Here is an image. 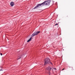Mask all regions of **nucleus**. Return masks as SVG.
<instances>
[{
  "mask_svg": "<svg viewBox=\"0 0 75 75\" xmlns=\"http://www.w3.org/2000/svg\"><path fill=\"white\" fill-rule=\"evenodd\" d=\"M51 3V1L50 0H49L47 1H45L43 3H41V4H39L38 5L35 7L34 8L35 9V8H40V7H42V6H43L44 5H49L50 4V3Z\"/></svg>",
  "mask_w": 75,
  "mask_h": 75,
  "instance_id": "obj_1",
  "label": "nucleus"
},
{
  "mask_svg": "<svg viewBox=\"0 0 75 75\" xmlns=\"http://www.w3.org/2000/svg\"><path fill=\"white\" fill-rule=\"evenodd\" d=\"M48 64H52L51 62H50V60L49 58L47 57L45 60V65Z\"/></svg>",
  "mask_w": 75,
  "mask_h": 75,
  "instance_id": "obj_2",
  "label": "nucleus"
},
{
  "mask_svg": "<svg viewBox=\"0 0 75 75\" xmlns=\"http://www.w3.org/2000/svg\"><path fill=\"white\" fill-rule=\"evenodd\" d=\"M40 33V31H38V32H35L34 33H33L32 35V37H34V36L35 35H37L39 33Z\"/></svg>",
  "mask_w": 75,
  "mask_h": 75,
  "instance_id": "obj_3",
  "label": "nucleus"
},
{
  "mask_svg": "<svg viewBox=\"0 0 75 75\" xmlns=\"http://www.w3.org/2000/svg\"><path fill=\"white\" fill-rule=\"evenodd\" d=\"M10 5L11 6V7H13L14 5V3L13 2H11L10 3Z\"/></svg>",
  "mask_w": 75,
  "mask_h": 75,
  "instance_id": "obj_4",
  "label": "nucleus"
},
{
  "mask_svg": "<svg viewBox=\"0 0 75 75\" xmlns=\"http://www.w3.org/2000/svg\"><path fill=\"white\" fill-rule=\"evenodd\" d=\"M51 69H52V71H53V69H52L51 67H50L49 66L47 67V70L48 71H50Z\"/></svg>",
  "mask_w": 75,
  "mask_h": 75,
  "instance_id": "obj_5",
  "label": "nucleus"
},
{
  "mask_svg": "<svg viewBox=\"0 0 75 75\" xmlns=\"http://www.w3.org/2000/svg\"><path fill=\"white\" fill-rule=\"evenodd\" d=\"M32 38H30L27 41V42H30V41H31V39H32Z\"/></svg>",
  "mask_w": 75,
  "mask_h": 75,
  "instance_id": "obj_6",
  "label": "nucleus"
},
{
  "mask_svg": "<svg viewBox=\"0 0 75 75\" xmlns=\"http://www.w3.org/2000/svg\"><path fill=\"white\" fill-rule=\"evenodd\" d=\"M58 25V23H56L55 25V26H56V25Z\"/></svg>",
  "mask_w": 75,
  "mask_h": 75,
  "instance_id": "obj_7",
  "label": "nucleus"
},
{
  "mask_svg": "<svg viewBox=\"0 0 75 75\" xmlns=\"http://www.w3.org/2000/svg\"><path fill=\"white\" fill-rule=\"evenodd\" d=\"M21 58V57H20V58H19L18 59H20V58Z\"/></svg>",
  "mask_w": 75,
  "mask_h": 75,
  "instance_id": "obj_8",
  "label": "nucleus"
},
{
  "mask_svg": "<svg viewBox=\"0 0 75 75\" xmlns=\"http://www.w3.org/2000/svg\"><path fill=\"white\" fill-rule=\"evenodd\" d=\"M53 69H56L55 68H52Z\"/></svg>",
  "mask_w": 75,
  "mask_h": 75,
  "instance_id": "obj_9",
  "label": "nucleus"
},
{
  "mask_svg": "<svg viewBox=\"0 0 75 75\" xmlns=\"http://www.w3.org/2000/svg\"><path fill=\"white\" fill-rule=\"evenodd\" d=\"M48 74H50V72H49V73H48Z\"/></svg>",
  "mask_w": 75,
  "mask_h": 75,
  "instance_id": "obj_10",
  "label": "nucleus"
},
{
  "mask_svg": "<svg viewBox=\"0 0 75 75\" xmlns=\"http://www.w3.org/2000/svg\"><path fill=\"white\" fill-rule=\"evenodd\" d=\"M64 69H62V71H63V70H64Z\"/></svg>",
  "mask_w": 75,
  "mask_h": 75,
  "instance_id": "obj_11",
  "label": "nucleus"
},
{
  "mask_svg": "<svg viewBox=\"0 0 75 75\" xmlns=\"http://www.w3.org/2000/svg\"><path fill=\"white\" fill-rule=\"evenodd\" d=\"M1 55H2V53H1Z\"/></svg>",
  "mask_w": 75,
  "mask_h": 75,
  "instance_id": "obj_12",
  "label": "nucleus"
},
{
  "mask_svg": "<svg viewBox=\"0 0 75 75\" xmlns=\"http://www.w3.org/2000/svg\"><path fill=\"white\" fill-rule=\"evenodd\" d=\"M2 71V70H1V69H0V71Z\"/></svg>",
  "mask_w": 75,
  "mask_h": 75,
  "instance_id": "obj_13",
  "label": "nucleus"
},
{
  "mask_svg": "<svg viewBox=\"0 0 75 75\" xmlns=\"http://www.w3.org/2000/svg\"><path fill=\"white\" fill-rule=\"evenodd\" d=\"M72 70H74V69H72Z\"/></svg>",
  "mask_w": 75,
  "mask_h": 75,
  "instance_id": "obj_14",
  "label": "nucleus"
}]
</instances>
